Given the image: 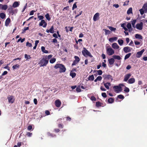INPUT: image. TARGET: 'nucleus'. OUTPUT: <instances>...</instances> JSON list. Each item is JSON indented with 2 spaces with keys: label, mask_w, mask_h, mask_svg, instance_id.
<instances>
[{
  "label": "nucleus",
  "mask_w": 147,
  "mask_h": 147,
  "mask_svg": "<svg viewBox=\"0 0 147 147\" xmlns=\"http://www.w3.org/2000/svg\"><path fill=\"white\" fill-rule=\"evenodd\" d=\"M54 67L56 69L59 68V71L60 73L65 72L66 70V68L64 65L62 64H56L55 66Z\"/></svg>",
  "instance_id": "nucleus-1"
},
{
  "label": "nucleus",
  "mask_w": 147,
  "mask_h": 147,
  "mask_svg": "<svg viewBox=\"0 0 147 147\" xmlns=\"http://www.w3.org/2000/svg\"><path fill=\"white\" fill-rule=\"evenodd\" d=\"M49 62V60L47 59V57H43L40 61L39 64L40 66H46Z\"/></svg>",
  "instance_id": "nucleus-2"
},
{
  "label": "nucleus",
  "mask_w": 147,
  "mask_h": 147,
  "mask_svg": "<svg viewBox=\"0 0 147 147\" xmlns=\"http://www.w3.org/2000/svg\"><path fill=\"white\" fill-rule=\"evenodd\" d=\"M82 53L84 56L86 57L88 56L90 57H92L90 53L85 47L83 48V50L82 51Z\"/></svg>",
  "instance_id": "nucleus-3"
},
{
  "label": "nucleus",
  "mask_w": 147,
  "mask_h": 147,
  "mask_svg": "<svg viewBox=\"0 0 147 147\" xmlns=\"http://www.w3.org/2000/svg\"><path fill=\"white\" fill-rule=\"evenodd\" d=\"M102 76L104 80H110L111 82L113 80L112 76L110 74H104L102 75Z\"/></svg>",
  "instance_id": "nucleus-4"
},
{
  "label": "nucleus",
  "mask_w": 147,
  "mask_h": 147,
  "mask_svg": "<svg viewBox=\"0 0 147 147\" xmlns=\"http://www.w3.org/2000/svg\"><path fill=\"white\" fill-rule=\"evenodd\" d=\"M115 92L116 93H119V92L121 91L122 90V87L120 86H114L113 87Z\"/></svg>",
  "instance_id": "nucleus-5"
},
{
  "label": "nucleus",
  "mask_w": 147,
  "mask_h": 147,
  "mask_svg": "<svg viewBox=\"0 0 147 147\" xmlns=\"http://www.w3.org/2000/svg\"><path fill=\"white\" fill-rule=\"evenodd\" d=\"M107 52L109 55H111L114 53V50L111 48H107Z\"/></svg>",
  "instance_id": "nucleus-6"
},
{
  "label": "nucleus",
  "mask_w": 147,
  "mask_h": 147,
  "mask_svg": "<svg viewBox=\"0 0 147 147\" xmlns=\"http://www.w3.org/2000/svg\"><path fill=\"white\" fill-rule=\"evenodd\" d=\"M143 24L142 22H140V23H138L136 25V28L139 30H142L143 28Z\"/></svg>",
  "instance_id": "nucleus-7"
},
{
  "label": "nucleus",
  "mask_w": 147,
  "mask_h": 147,
  "mask_svg": "<svg viewBox=\"0 0 147 147\" xmlns=\"http://www.w3.org/2000/svg\"><path fill=\"white\" fill-rule=\"evenodd\" d=\"M7 99L8 100V102L9 103H12L14 102V99L13 98V96H9L7 97Z\"/></svg>",
  "instance_id": "nucleus-8"
},
{
  "label": "nucleus",
  "mask_w": 147,
  "mask_h": 147,
  "mask_svg": "<svg viewBox=\"0 0 147 147\" xmlns=\"http://www.w3.org/2000/svg\"><path fill=\"white\" fill-rule=\"evenodd\" d=\"M132 49V48L129 47H125L123 49L125 53L130 52Z\"/></svg>",
  "instance_id": "nucleus-9"
},
{
  "label": "nucleus",
  "mask_w": 147,
  "mask_h": 147,
  "mask_svg": "<svg viewBox=\"0 0 147 147\" xmlns=\"http://www.w3.org/2000/svg\"><path fill=\"white\" fill-rule=\"evenodd\" d=\"M39 25L40 26H43L44 28L46 27L47 25V23L45 22L44 20H41V22L40 23Z\"/></svg>",
  "instance_id": "nucleus-10"
},
{
  "label": "nucleus",
  "mask_w": 147,
  "mask_h": 147,
  "mask_svg": "<svg viewBox=\"0 0 147 147\" xmlns=\"http://www.w3.org/2000/svg\"><path fill=\"white\" fill-rule=\"evenodd\" d=\"M61 102L59 99L56 100L55 102V105L56 107H60L61 105Z\"/></svg>",
  "instance_id": "nucleus-11"
},
{
  "label": "nucleus",
  "mask_w": 147,
  "mask_h": 147,
  "mask_svg": "<svg viewBox=\"0 0 147 147\" xmlns=\"http://www.w3.org/2000/svg\"><path fill=\"white\" fill-rule=\"evenodd\" d=\"M99 13H96L94 16L93 20L95 21L98 20L99 18Z\"/></svg>",
  "instance_id": "nucleus-12"
},
{
  "label": "nucleus",
  "mask_w": 147,
  "mask_h": 147,
  "mask_svg": "<svg viewBox=\"0 0 147 147\" xmlns=\"http://www.w3.org/2000/svg\"><path fill=\"white\" fill-rule=\"evenodd\" d=\"M144 49H143L140 51L138 52L136 54V57L138 58L140 57L144 51Z\"/></svg>",
  "instance_id": "nucleus-13"
},
{
  "label": "nucleus",
  "mask_w": 147,
  "mask_h": 147,
  "mask_svg": "<svg viewBox=\"0 0 147 147\" xmlns=\"http://www.w3.org/2000/svg\"><path fill=\"white\" fill-rule=\"evenodd\" d=\"M115 61V59L113 58L109 59L108 60L109 64L111 65H112L113 64Z\"/></svg>",
  "instance_id": "nucleus-14"
},
{
  "label": "nucleus",
  "mask_w": 147,
  "mask_h": 147,
  "mask_svg": "<svg viewBox=\"0 0 147 147\" xmlns=\"http://www.w3.org/2000/svg\"><path fill=\"white\" fill-rule=\"evenodd\" d=\"M131 74H126L124 77V81L125 82L127 81L130 77L131 76Z\"/></svg>",
  "instance_id": "nucleus-15"
},
{
  "label": "nucleus",
  "mask_w": 147,
  "mask_h": 147,
  "mask_svg": "<svg viewBox=\"0 0 147 147\" xmlns=\"http://www.w3.org/2000/svg\"><path fill=\"white\" fill-rule=\"evenodd\" d=\"M135 81V79L134 78H131L128 80L127 82L129 84H131L134 83Z\"/></svg>",
  "instance_id": "nucleus-16"
},
{
  "label": "nucleus",
  "mask_w": 147,
  "mask_h": 147,
  "mask_svg": "<svg viewBox=\"0 0 147 147\" xmlns=\"http://www.w3.org/2000/svg\"><path fill=\"white\" fill-rule=\"evenodd\" d=\"M112 47L115 49H118L119 48V46L116 43H114L112 45Z\"/></svg>",
  "instance_id": "nucleus-17"
},
{
  "label": "nucleus",
  "mask_w": 147,
  "mask_h": 147,
  "mask_svg": "<svg viewBox=\"0 0 147 147\" xmlns=\"http://www.w3.org/2000/svg\"><path fill=\"white\" fill-rule=\"evenodd\" d=\"M11 22L10 19L9 18H7L6 20L5 23V25L6 26H7Z\"/></svg>",
  "instance_id": "nucleus-18"
},
{
  "label": "nucleus",
  "mask_w": 147,
  "mask_h": 147,
  "mask_svg": "<svg viewBox=\"0 0 147 147\" xmlns=\"http://www.w3.org/2000/svg\"><path fill=\"white\" fill-rule=\"evenodd\" d=\"M19 5L20 4L17 1H15L13 4V7L14 8H16L18 7Z\"/></svg>",
  "instance_id": "nucleus-19"
},
{
  "label": "nucleus",
  "mask_w": 147,
  "mask_h": 147,
  "mask_svg": "<svg viewBox=\"0 0 147 147\" xmlns=\"http://www.w3.org/2000/svg\"><path fill=\"white\" fill-rule=\"evenodd\" d=\"M104 86H105V87L107 89H109V86H110L111 84L109 82H107L106 83H105L104 84Z\"/></svg>",
  "instance_id": "nucleus-20"
},
{
  "label": "nucleus",
  "mask_w": 147,
  "mask_h": 147,
  "mask_svg": "<svg viewBox=\"0 0 147 147\" xmlns=\"http://www.w3.org/2000/svg\"><path fill=\"white\" fill-rule=\"evenodd\" d=\"M117 37H114L112 38H110L109 39V41L110 42H113L114 40H116L117 39Z\"/></svg>",
  "instance_id": "nucleus-21"
},
{
  "label": "nucleus",
  "mask_w": 147,
  "mask_h": 147,
  "mask_svg": "<svg viewBox=\"0 0 147 147\" xmlns=\"http://www.w3.org/2000/svg\"><path fill=\"white\" fill-rule=\"evenodd\" d=\"M112 57L114 59H116L120 60L121 59V57L119 55H113Z\"/></svg>",
  "instance_id": "nucleus-22"
},
{
  "label": "nucleus",
  "mask_w": 147,
  "mask_h": 147,
  "mask_svg": "<svg viewBox=\"0 0 147 147\" xmlns=\"http://www.w3.org/2000/svg\"><path fill=\"white\" fill-rule=\"evenodd\" d=\"M135 37L136 39H142V36L138 34H136L135 35Z\"/></svg>",
  "instance_id": "nucleus-23"
},
{
  "label": "nucleus",
  "mask_w": 147,
  "mask_h": 147,
  "mask_svg": "<svg viewBox=\"0 0 147 147\" xmlns=\"http://www.w3.org/2000/svg\"><path fill=\"white\" fill-rule=\"evenodd\" d=\"M114 98H110L108 100V102L109 103H112L114 102Z\"/></svg>",
  "instance_id": "nucleus-24"
},
{
  "label": "nucleus",
  "mask_w": 147,
  "mask_h": 147,
  "mask_svg": "<svg viewBox=\"0 0 147 147\" xmlns=\"http://www.w3.org/2000/svg\"><path fill=\"white\" fill-rule=\"evenodd\" d=\"M88 79L89 80L91 81H93L94 79V75H92L91 76H89L88 78Z\"/></svg>",
  "instance_id": "nucleus-25"
},
{
  "label": "nucleus",
  "mask_w": 147,
  "mask_h": 147,
  "mask_svg": "<svg viewBox=\"0 0 147 147\" xmlns=\"http://www.w3.org/2000/svg\"><path fill=\"white\" fill-rule=\"evenodd\" d=\"M41 49L42 51L45 53H48V51L47 50H45V48L43 46L41 47Z\"/></svg>",
  "instance_id": "nucleus-26"
},
{
  "label": "nucleus",
  "mask_w": 147,
  "mask_h": 147,
  "mask_svg": "<svg viewBox=\"0 0 147 147\" xmlns=\"http://www.w3.org/2000/svg\"><path fill=\"white\" fill-rule=\"evenodd\" d=\"M76 75V74L75 72H73L71 71L70 74V76H71L72 78H75Z\"/></svg>",
  "instance_id": "nucleus-27"
},
{
  "label": "nucleus",
  "mask_w": 147,
  "mask_h": 147,
  "mask_svg": "<svg viewBox=\"0 0 147 147\" xmlns=\"http://www.w3.org/2000/svg\"><path fill=\"white\" fill-rule=\"evenodd\" d=\"M142 8L146 12L147 11V3L144 4Z\"/></svg>",
  "instance_id": "nucleus-28"
},
{
  "label": "nucleus",
  "mask_w": 147,
  "mask_h": 147,
  "mask_svg": "<svg viewBox=\"0 0 147 147\" xmlns=\"http://www.w3.org/2000/svg\"><path fill=\"white\" fill-rule=\"evenodd\" d=\"M97 71V72L98 74L99 75H101L102 74V71L101 70H98L97 71L94 70L93 71V73H94Z\"/></svg>",
  "instance_id": "nucleus-29"
},
{
  "label": "nucleus",
  "mask_w": 147,
  "mask_h": 147,
  "mask_svg": "<svg viewBox=\"0 0 147 147\" xmlns=\"http://www.w3.org/2000/svg\"><path fill=\"white\" fill-rule=\"evenodd\" d=\"M102 103L99 101L97 102H96V106L97 107H99L101 106Z\"/></svg>",
  "instance_id": "nucleus-30"
},
{
  "label": "nucleus",
  "mask_w": 147,
  "mask_h": 147,
  "mask_svg": "<svg viewBox=\"0 0 147 147\" xmlns=\"http://www.w3.org/2000/svg\"><path fill=\"white\" fill-rule=\"evenodd\" d=\"M103 30L105 32V34L107 35V34H110L111 32L110 31L108 30H106L105 29H103Z\"/></svg>",
  "instance_id": "nucleus-31"
},
{
  "label": "nucleus",
  "mask_w": 147,
  "mask_h": 147,
  "mask_svg": "<svg viewBox=\"0 0 147 147\" xmlns=\"http://www.w3.org/2000/svg\"><path fill=\"white\" fill-rule=\"evenodd\" d=\"M6 16L5 14L3 13H0V18L2 19H4Z\"/></svg>",
  "instance_id": "nucleus-32"
},
{
  "label": "nucleus",
  "mask_w": 147,
  "mask_h": 147,
  "mask_svg": "<svg viewBox=\"0 0 147 147\" xmlns=\"http://www.w3.org/2000/svg\"><path fill=\"white\" fill-rule=\"evenodd\" d=\"M20 67V65L18 64H16L12 66V68L13 69H15L19 68Z\"/></svg>",
  "instance_id": "nucleus-33"
},
{
  "label": "nucleus",
  "mask_w": 147,
  "mask_h": 147,
  "mask_svg": "<svg viewBox=\"0 0 147 147\" xmlns=\"http://www.w3.org/2000/svg\"><path fill=\"white\" fill-rule=\"evenodd\" d=\"M127 28L129 29V32H130V29H131V30H132V28H131V25L130 23H128L127 24Z\"/></svg>",
  "instance_id": "nucleus-34"
},
{
  "label": "nucleus",
  "mask_w": 147,
  "mask_h": 147,
  "mask_svg": "<svg viewBox=\"0 0 147 147\" xmlns=\"http://www.w3.org/2000/svg\"><path fill=\"white\" fill-rule=\"evenodd\" d=\"M132 9L131 7L129 8L127 11V14L129 15L131 13H132Z\"/></svg>",
  "instance_id": "nucleus-35"
},
{
  "label": "nucleus",
  "mask_w": 147,
  "mask_h": 147,
  "mask_svg": "<svg viewBox=\"0 0 147 147\" xmlns=\"http://www.w3.org/2000/svg\"><path fill=\"white\" fill-rule=\"evenodd\" d=\"M131 55V53H129L127 54H126L124 57V59L126 60L127 59H128L129 58V57Z\"/></svg>",
  "instance_id": "nucleus-36"
},
{
  "label": "nucleus",
  "mask_w": 147,
  "mask_h": 147,
  "mask_svg": "<svg viewBox=\"0 0 147 147\" xmlns=\"http://www.w3.org/2000/svg\"><path fill=\"white\" fill-rule=\"evenodd\" d=\"M119 44L120 45H122L123 43V41L122 39H119L118 40Z\"/></svg>",
  "instance_id": "nucleus-37"
},
{
  "label": "nucleus",
  "mask_w": 147,
  "mask_h": 147,
  "mask_svg": "<svg viewBox=\"0 0 147 147\" xmlns=\"http://www.w3.org/2000/svg\"><path fill=\"white\" fill-rule=\"evenodd\" d=\"M56 59L55 58H53L50 59L49 61L51 63H53L56 61Z\"/></svg>",
  "instance_id": "nucleus-38"
},
{
  "label": "nucleus",
  "mask_w": 147,
  "mask_h": 147,
  "mask_svg": "<svg viewBox=\"0 0 147 147\" xmlns=\"http://www.w3.org/2000/svg\"><path fill=\"white\" fill-rule=\"evenodd\" d=\"M109 29L111 31H115L116 30V28H113L112 26H108Z\"/></svg>",
  "instance_id": "nucleus-39"
},
{
  "label": "nucleus",
  "mask_w": 147,
  "mask_h": 147,
  "mask_svg": "<svg viewBox=\"0 0 147 147\" xmlns=\"http://www.w3.org/2000/svg\"><path fill=\"white\" fill-rule=\"evenodd\" d=\"M50 32L51 33H53L54 32L53 26H52L51 28L49 30Z\"/></svg>",
  "instance_id": "nucleus-40"
},
{
  "label": "nucleus",
  "mask_w": 147,
  "mask_h": 147,
  "mask_svg": "<svg viewBox=\"0 0 147 147\" xmlns=\"http://www.w3.org/2000/svg\"><path fill=\"white\" fill-rule=\"evenodd\" d=\"M45 17L49 21L51 20V18L50 17V16L49 14L47 13L45 15Z\"/></svg>",
  "instance_id": "nucleus-41"
},
{
  "label": "nucleus",
  "mask_w": 147,
  "mask_h": 147,
  "mask_svg": "<svg viewBox=\"0 0 147 147\" xmlns=\"http://www.w3.org/2000/svg\"><path fill=\"white\" fill-rule=\"evenodd\" d=\"M7 5H2V9L6 10L7 8Z\"/></svg>",
  "instance_id": "nucleus-42"
},
{
  "label": "nucleus",
  "mask_w": 147,
  "mask_h": 147,
  "mask_svg": "<svg viewBox=\"0 0 147 147\" xmlns=\"http://www.w3.org/2000/svg\"><path fill=\"white\" fill-rule=\"evenodd\" d=\"M25 38H23V39H22V38L21 37H20V39H18V41H17V42H19L20 41L21 42H23L25 41Z\"/></svg>",
  "instance_id": "nucleus-43"
},
{
  "label": "nucleus",
  "mask_w": 147,
  "mask_h": 147,
  "mask_svg": "<svg viewBox=\"0 0 147 147\" xmlns=\"http://www.w3.org/2000/svg\"><path fill=\"white\" fill-rule=\"evenodd\" d=\"M74 58L75 59V60L77 61L78 62H79L80 61V59L77 56H75L74 57Z\"/></svg>",
  "instance_id": "nucleus-44"
},
{
  "label": "nucleus",
  "mask_w": 147,
  "mask_h": 147,
  "mask_svg": "<svg viewBox=\"0 0 147 147\" xmlns=\"http://www.w3.org/2000/svg\"><path fill=\"white\" fill-rule=\"evenodd\" d=\"M139 11L140 12V14L142 15L144 13V11H145L143 9H140Z\"/></svg>",
  "instance_id": "nucleus-45"
},
{
  "label": "nucleus",
  "mask_w": 147,
  "mask_h": 147,
  "mask_svg": "<svg viewBox=\"0 0 147 147\" xmlns=\"http://www.w3.org/2000/svg\"><path fill=\"white\" fill-rule=\"evenodd\" d=\"M117 97L121 99H123L124 98V96L120 94L117 96Z\"/></svg>",
  "instance_id": "nucleus-46"
},
{
  "label": "nucleus",
  "mask_w": 147,
  "mask_h": 147,
  "mask_svg": "<svg viewBox=\"0 0 147 147\" xmlns=\"http://www.w3.org/2000/svg\"><path fill=\"white\" fill-rule=\"evenodd\" d=\"M26 46L29 47H31L32 45L31 43H30L28 42L26 43Z\"/></svg>",
  "instance_id": "nucleus-47"
},
{
  "label": "nucleus",
  "mask_w": 147,
  "mask_h": 147,
  "mask_svg": "<svg viewBox=\"0 0 147 147\" xmlns=\"http://www.w3.org/2000/svg\"><path fill=\"white\" fill-rule=\"evenodd\" d=\"M129 2V1H126L125 2L123 3V5L124 6H126L128 5V3Z\"/></svg>",
  "instance_id": "nucleus-48"
},
{
  "label": "nucleus",
  "mask_w": 147,
  "mask_h": 147,
  "mask_svg": "<svg viewBox=\"0 0 147 147\" xmlns=\"http://www.w3.org/2000/svg\"><path fill=\"white\" fill-rule=\"evenodd\" d=\"M124 91L125 92H128L129 91V90L128 88L125 87Z\"/></svg>",
  "instance_id": "nucleus-49"
},
{
  "label": "nucleus",
  "mask_w": 147,
  "mask_h": 147,
  "mask_svg": "<svg viewBox=\"0 0 147 147\" xmlns=\"http://www.w3.org/2000/svg\"><path fill=\"white\" fill-rule=\"evenodd\" d=\"M76 91L77 92H81V89L80 88V86H78L76 88Z\"/></svg>",
  "instance_id": "nucleus-50"
},
{
  "label": "nucleus",
  "mask_w": 147,
  "mask_h": 147,
  "mask_svg": "<svg viewBox=\"0 0 147 147\" xmlns=\"http://www.w3.org/2000/svg\"><path fill=\"white\" fill-rule=\"evenodd\" d=\"M90 99L92 101H95L96 100V98L95 96H91Z\"/></svg>",
  "instance_id": "nucleus-51"
},
{
  "label": "nucleus",
  "mask_w": 147,
  "mask_h": 147,
  "mask_svg": "<svg viewBox=\"0 0 147 147\" xmlns=\"http://www.w3.org/2000/svg\"><path fill=\"white\" fill-rule=\"evenodd\" d=\"M48 136H50L51 137H54V136H56L55 135V134H51V133H48Z\"/></svg>",
  "instance_id": "nucleus-52"
},
{
  "label": "nucleus",
  "mask_w": 147,
  "mask_h": 147,
  "mask_svg": "<svg viewBox=\"0 0 147 147\" xmlns=\"http://www.w3.org/2000/svg\"><path fill=\"white\" fill-rule=\"evenodd\" d=\"M63 125L61 124V123H59L58 124V127L59 128H63Z\"/></svg>",
  "instance_id": "nucleus-53"
},
{
  "label": "nucleus",
  "mask_w": 147,
  "mask_h": 147,
  "mask_svg": "<svg viewBox=\"0 0 147 147\" xmlns=\"http://www.w3.org/2000/svg\"><path fill=\"white\" fill-rule=\"evenodd\" d=\"M76 3H75L73 6L72 8V9L73 10H74L75 8H76L77 7V6L76 5Z\"/></svg>",
  "instance_id": "nucleus-54"
},
{
  "label": "nucleus",
  "mask_w": 147,
  "mask_h": 147,
  "mask_svg": "<svg viewBox=\"0 0 147 147\" xmlns=\"http://www.w3.org/2000/svg\"><path fill=\"white\" fill-rule=\"evenodd\" d=\"M96 78L97 80L98 81H101L102 80V78L101 76H99L97 77Z\"/></svg>",
  "instance_id": "nucleus-55"
},
{
  "label": "nucleus",
  "mask_w": 147,
  "mask_h": 147,
  "mask_svg": "<svg viewBox=\"0 0 147 147\" xmlns=\"http://www.w3.org/2000/svg\"><path fill=\"white\" fill-rule=\"evenodd\" d=\"M78 62H77V61H76L75 60H74L72 64V66H73L74 65H75L76 64H77Z\"/></svg>",
  "instance_id": "nucleus-56"
},
{
  "label": "nucleus",
  "mask_w": 147,
  "mask_h": 147,
  "mask_svg": "<svg viewBox=\"0 0 147 147\" xmlns=\"http://www.w3.org/2000/svg\"><path fill=\"white\" fill-rule=\"evenodd\" d=\"M29 57H30V55H28L26 54H25L24 55V57L26 59V60H27L29 59Z\"/></svg>",
  "instance_id": "nucleus-57"
},
{
  "label": "nucleus",
  "mask_w": 147,
  "mask_h": 147,
  "mask_svg": "<svg viewBox=\"0 0 147 147\" xmlns=\"http://www.w3.org/2000/svg\"><path fill=\"white\" fill-rule=\"evenodd\" d=\"M102 97H103L104 98H106L107 96V95H106V94L105 92H103L102 93Z\"/></svg>",
  "instance_id": "nucleus-58"
},
{
  "label": "nucleus",
  "mask_w": 147,
  "mask_h": 147,
  "mask_svg": "<svg viewBox=\"0 0 147 147\" xmlns=\"http://www.w3.org/2000/svg\"><path fill=\"white\" fill-rule=\"evenodd\" d=\"M32 134V133H31L30 132H27L26 134V135L28 137H31Z\"/></svg>",
  "instance_id": "nucleus-59"
},
{
  "label": "nucleus",
  "mask_w": 147,
  "mask_h": 147,
  "mask_svg": "<svg viewBox=\"0 0 147 147\" xmlns=\"http://www.w3.org/2000/svg\"><path fill=\"white\" fill-rule=\"evenodd\" d=\"M29 29V27H25L24 28V29L23 30V32L22 33H24V32H25V31L26 30H28Z\"/></svg>",
  "instance_id": "nucleus-60"
},
{
  "label": "nucleus",
  "mask_w": 147,
  "mask_h": 147,
  "mask_svg": "<svg viewBox=\"0 0 147 147\" xmlns=\"http://www.w3.org/2000/svg\"><path fill=\"white\" fill-rule=\"evenodd\" d=\"M9 65V64H7V65L4 67V68L7 69L8 70H10V67H9L8 66Z\"/></svg>",
  "instance_id": "nucleus-61"
},
{
  "label": "nucleus",
  "mask_w": 147,
  "mask_h": 147,
  "mask_svg": "<svg viewBox=\"0 0 147 147\" xmlns=\"http://www.w3.org/2000/svg\"><path fill=\"white\" fill-rule=\"evenodd\" d=\"M38 18L39 19V20H43L42 19H43L44 18V17H43V16H38Z\"/></svg>",
  "instance_id": "nucleus-62"
},
{
  "label": "nucleus",
  "mask_w": 147,
  "mask_h": 147,
  "mask_svg": "<svg viewBox=\"0 0 147 147\" xmlns=\"http://www.w3.org/2000/svg\"><path fill=\"white\" fill-rule=\"evenodd\" d=\"M22 144H24V143L23 142H18L17 143V145H18V146L19 147H20L21 146Z\"/></svg>",
  "instance_id": "nucleus-63"
},
{
  "label": "nucleus",
  "mask_w": 147,
  "mask_h": 147,
  "mask_svg": "<svg viewBox=\"0 0 147 147\" xmlns=\"http://www.w3.org/2000/svg\"><path fill=\"white\" fill-rule=\"evenodd\" d=\"M36 11L32 10L30 13V15H32L34 14V12H35Z\"/></svg>",
  "instance_id": "nucleus-64"
}]
</instances>
